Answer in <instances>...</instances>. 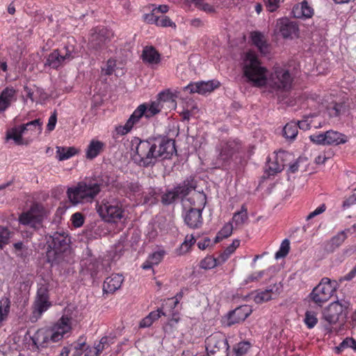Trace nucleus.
I'll use <instances>...</instances> for the list:
<instances>
[{
    "label": "nucleus",
    "mask_w": 356,
    "mask_h": 356,
    "mask_svg": "<svg viewBox=\"0 0 356 356\" xmlns=\"http://www.w3.org/2000/svg\"><path fill=\"white\" fill-rule=\"evenodd\" d=\"M243 72L248 82L254 86L261 87L268 84L273 91H288L293 78L289 70L276 66L267 79V70L261 65L257 56L252 52L245 54L243 62Z\"/></svg>",
    "instance_id": "nucleus-1"
},
{
    "label": "nucleus",
    "mask_w": 356,
    "mask_h": 356,
    "mask_svg": "<svg viewBox=\"0 0 356 356\" xmlns=\"http://www.w3.org/2000/svg\"><path fill=\"white\" fill-rule=\"evenodd\" d=\"M136 150L135 159L143 167L154 165L159 158L170 159L176 152L175 140L162 136L140 140Z\"/></svg>",
    "instance_id": "nucleus-2"
},
{
    "label": "nucleus",
    "mask_w": 356,
    "mask_h": 356,
    "mask_svg": "<svg viewBox=\"0 0 356 356\" xmlns=\"http://www.w3.org/2000/svg\"><path fill=\"white\" fill-rule=\"evenodd\" d=\"M71 321V317H69L67 314H63L49 331H37L31 337L35 350H38L40 347L47 346L49 342L55 343L60 341L64 335L72 329Z\"/></svg>",
    "instance_id": "nucleus-3"
},
{
    "label": "nucleus",
    "mask_w": 356,
    "mask_h": 356,
    "mask_svg": "<svg viewBox=\"0 0 356 356\" xmlns=\"http://www.w3.org/2000/svg\"><path fill=\"white\" fill-rule=\"evenodd\" d=\"M70 238L64 232H56L49 236L47 240L46 257L48 263L51 266L59 264L65 260V257L70 253Z\"/></svg>",
    "instance_id": "nucleus-4"
},
{
    "label": "nucleus",
    "mask_w": 356,
    "mask_h": 356,
    "mask_svg": "<svg viewBox=\"0 0 356 356\" xmlns=\"http://www.w3.org/2000/svg\"><path fill=\"white\" fill-rule=\"evenodd\" d=\"M99 193L89 178L79 181L76 186L69 188L67 191V197L73 205L91 203Z\"/></svg>",
    "instance_id": "nucleus-5"
},
{
    "label": "nucleus",
    "mask_w": 356,
    "mask_h": 356,
    "mask_svg": "<svg viewBox=\"0 0 356 356\" xmlns=\"http://www.w3.org/2000/svg\"><path fill=\"white\" fill-rule=\"evenodd\" d=\"M99 216L106 222H117L124 217L120 201L113 197L104 199L97 209Z\"/></svg>",
    "instance_id": "nucleus-6"
},
{
    "label": "nucleus",
    "mask_w": 356,
    "mask_h": 356,
    "mask_svg": "<svg viewBox=\"0 0 356 356\" xmlns=\"http://www.w3.org/2000/svg\"><path fill=\"white\" fill-rule=\"evenodd\" d=\"M196 186L193 179L184 181L172 189L166 190L161 195V202L164 205L172 204L177 199H183L188 195Z\"/></svg>",
    "instance_id": "nucleus-7"
},
{
    "label": "nucleus",
    "mask_w": 356,
    "mask_h": 356,
    "mask_svg": "<svg viewBox=\"0 0 356 356\" xmlns=\"http://www.w3.org/2000/svg\"><path fill=\"white\" fill-rule=\"evenodd\" d=\"M44 218L43 207L39 204H33L31 208L22 212L19 216L20 224L29 226L34 229H39Z\"/></svg>",
    "instance_id": "nucleus-8"
},
{
    "label": "nucleus",
    "mask_w": 356,
    "mask_h": 356,
    "mask_svg": "<svg viewBox=\"0 0 356 356\" xmlns=\"http://www.w3.org/2000/svg\"><path fill=\"white\" fill-rule=\"evenodd\" d=\"M334 292V286L332 285L330 279L323 277L312 290L310 298L315 303L321 306L332 297Z\"/></svg>",
    "instance_id": "nucleus-9"
},
{
    "label": "nucleus",
    "mask_w": 356,
    "mask_h": 356,
    "mask_svg": "<svg viewBox=\"0 0 356 356\" xmlns=\"http://www.w3.org/2000/svg\"><path fill=\"white\" fill-rule=\"evenodd\" d=\"M196 198L201 201L202 207L191 208L186 211L184 218L187 226L192 229H197L202 225V209L206 204V196L204 193L196 194Z\"/></svg>",
    "instance_id": "nucleus-10"
},
{
    "label": "nucleus",
    "mask_w": 356,
    "mask_h": 356,
    "mask_svg": "<svg viewBox=\"0 0 356 356\" xmlns=\"http://www.w3.org/2000/svg\"><path fill=\"white\" fill-rule=\"evenodd\" d=\"M349 303L343 300L334 301L323 311V319L329 325L337 323L339 317L348 307Z\"/></svg>",
    "instance_id": "nucleus-11"
},
{
    "label": "nucleus",
    "mask_w": 356,
    "mask_h": 356,
    "mask_svg": "<svg viewBox=\"0 0 356 356\" xmlns=\"http://www.w3.org/2000/svg\"><path fill=\"white\" fill-rule=\"evenodd\" d=\"M206 349L208 353L214 355L220 352L227 353L229 345L225 336L221 332H216L206 339Z\"/></svg>",
    "instance_id": "nucleus-12"
},
{
    "label": "nucleus",
    "mask_w": 356,
    "mask_h": 356,
    "mask_svg": "<svg viewBox=\"0 0 356 356\" xmlns=\"http://www.w3.org/2000/svg\"><path fill=\"white\" fill-rule=\"evenodd\" d=\"M110 35L111 33L106 29H95L90 38L88 42L89 49L97 53L104 49L110 40Z\"/></svg>",
    "instance_id": "nucleus-13"
},
{
    "label": "nucleus",
    "mask_w": 356,
    "mask_h": 356,
    "mask_svg": "<svg viewBox=\"0 0 356 356\" xmlns=\"http://www.w3.org/2000/svg\"><path fill=\"white\" fill-rule=\"evenodd\" d=\"M238 145L236 141H229L224 143L220 149L216 161L218 167H225L232 159L233 155L238 150Z\"/></svg>",
    "instance_id": "nucleus-14"
},
{
    "label": "nucleus",
    "mask_w": 356,
    "mask_h": 356,
    "mask_svg": "<svg viewBox=\"0 0 356 356\" xmlns=\"http://www.w3.org/2000/svg\"><path fill=\"white\" fill-rule=\"evenodd\" d=\"M275 31L280 33L284 38H292L297 35L298 26L296 22L288 18H281L277 20Z\"/></svg>",
    "instance_id": "nucleus-15"
},
{
    "label": "nucleus",
    "mask_w": 356,
    "mask_h": 356,
    "mask_svg": "<svg viewBox=\"0 0 356 356\" xmlns=\"http://www.w3.org/2000/svg\"><path fill=\"white\" fill-rule=\"evenodd\" d=\"M144 111V106H139L131 115L124 125H119L115 128L117 134L120 136L128 134L131 130L134 125L138 122L139 120L143 117Z\"/></svg>",
    "instance_id": "nucleus-16"
},
{
    "label": "nucleus",
    "mask_w": 356,
    "mask_h": 356,
    "mask_svg": "<svg viewBox=\"0 0 356 356\" xmlns=\"http://www.w3.org/2000/svg\"><path fill=\"white\" fill-rule=\"evenodd\" d=\"M252 313L251 308L248 305H241L229 312L227 316V325L240 323L244 321Z\"/></svg>",
    "instance_id": "nucleus-17"
},
{
    "label": "nucleus",
    "mask_w": 356,
    "mask_h": 356,
    "mask_svg": "<svg viewBox=\"0 0 356 356\" xmlns=\"http://www.w3.org/2000/svg\"><path fill=\"white\" fill-rule=\"evenodd\" d=\"M219 83L213 81H200L195 83H190L184 88L185 90H189L191 93L197 92L199 94H206L213 91L218 86Z\"/></svg>",
    "instance_id": "nucleus-18"
},
{
    "label": "nucleus",
    "mask_w": 356,
    "mask_h": 356,
    "mask_svg": "<svg viewBox=\"0 0 356 356\" xmlns=\"http://www.w3.org/2000/svg\"><path fill=\"white\" fill-rule=\"evenodd\" d=\"M123 277L120 274H113L108 277L103 284V291L106 293H113L118 290L123 282Z\"/></svg>",
    "instance_id": "nucleus-19"
},
{
    "label": "nucleus",
    "mask_w": 356,
    "mask_h": 356,
    "mask_svg": "<svg viewBox=\"0 0 356 356\" xmlns=\"http://www.w3.org/2000/svg\"><path fill=\"white\" fill-rule=\"evenodd\" d=\"M282 285L280 283L275 284L273 286H270L264 291L259 292L254 298L256 303H262L273 298V296H277L281 291Z\"/></svg>",
    "instance_id": "nucleus-20"
},
{
    "label": "nucleus",
    "mask_w": 356,
    "mask_h": 356,
    "mask_svg": "<svg viewBox=\"0 0 356 356\" xmlns=\"http://www.w3.org/2000/svg\"><path fill=\"white\" fill-rule=\"evenodd\" d=\"M58 50L66 63L79 56V50L74 39L69 40L67 44Z\"/></svg>",
    "instance_id": "nucleus-21"
},
{
    "label": "nucleus",
    "mask_w": 356,
    "mask_h": 356,
    "mask_svg": "<svg viewBox=\"0 0 356 356\" xmlns=\"http://www.w3.org/2000/svg\"><path fill=\"white\" fill-rule=\"evenodd\" d=\"M16 100V91L13 88L7 87L0 94V113L8 108L11 103Z\"/></svg>",
    "instance_id": "nucleus-22"
},
{
    "label": "nucleus",
    "mask_w": 356,
    "mask_h": 356,
    "mask_svg": "<svg viewBox=\"0 0 356 356\" xmlns=\"http://www.w3.org/2000/svg\"><path fill=\"white\" fill-rule=\"evenodd\" d=\"M98 192L100 193L103 188L110 186L114 182V179L107 173H101L97 176L89 178Z\"/></svg>",
    "instance_id": "nucleus-23"
},
{
    "label": "nucleus",
    "mask_w": 356,
    "mask_h": 356,
    "mask_svg": "<svg viewBox=\"0 0 356 356\" xmlns=\"http://www.w3.org/2000/svg\"><path fill=\"white\" fill-rule=\"evenodd\" d=\"M292 13L296 18H310L314 15V9L306 0H304L300 6L296 5L293 8Z\"/></svg>",
    "instance_id": "nucleus-24"
},
{
    "label": "nucleus",
    "mask_w": 356,
    "mask_h": 356,
    "mask_svg": "<svg viewBox=\"0 0 356 356\" xmlns=\"http://www.w3.org/2000/svg\"><path fill=\"white\" fill-rule=\"evenodd\" d=\"M50 306L51 302L49 299H35L31 321L32 322L36 321Z\"/></svg>",
    "instance_id": "nucleus-25"
},
{
    "label": "nucleus",
    "mask_w": 356,
    "mask_h": 356,
    "mask_svg": "<svg viewBox=\"0 0 356 356\" xmlns=\"http://www.w3.org/2000/svg\"><path fill=\"white\" fill-rule=\"evenodd\" d=\"M35 124H38V121H31L26 124H22L19 127L13 129L12 131L7 134V139H13L16 144L22 145V134L25 133L28 126Z\"/></svg>",
    "instance_id": "nucleus-26"
},
{
    "label": "nucleus",
    "mask_w": 356,
    "mask_h": 356,
    "mask_svg": "<svg viewBox=\"0 0 356 356\" xmlns=\"http://www.w3.org/2000/svg\"><path fill=\"white\" fill-rule=\"evenodd\" d=\"M105 145L103 142L97 140H92L86 149V158L92 160L103 152Z\"/></svg>",
    "instance_id": "nucleus-27"
},
{
    "label": "nucleus",
    "mask_w": 356,
    "mask_h": 356,
    "mask_svg": "<svg viewBox=\"0 0 356 356\" xmlns=\"http://www.w3.org/2000/svg\"><path fill=\"white\" fill-rule=\"evenodd\" d=\"M143 60L148 64L154 65L160 62V54L153 47H145L142 54Z\"/></svg>",
    "instance_id": "nucleus-28"
},
{
    "label": "nucleus",
    "mask_w": 356,
    "mask_h": 356,
    "mask_svg": "<svg viewBox=\"0 0 356 356\" xmlns=\"http://www.w3.org/2000/svg\"><path fill=\"white\" fill-rule=\"evenodd\" d=\"M325 145H337L339 144H343L346 143L347 139L346 136L343 134L339 133L337 131H334L332 130L327 131L325 132Z\"/></svg>",
    "instance_id": "nucleus-29"
},
{
    "label": "nucleus",
    "mask_w": 356,
    "mask_h": 356,
    "mask_svg": "<svg viewBox=\"0 0 356 356\" xmlns=\"http://www.w3.org/2000/svg\"><path fill=\"white\" fill-rule=\"evenodd\" d=\"M252 41L258 48L259 51L266 54L268 51V45L265 40L264 35L260 32L254 31L251 33Z\"/></svg>",
    "instance_id": "nucleus-30"
},
{
    "label": "nucleus",
    "mask_w": 356,
    "mask_h": 356,
    "mask_svg": "<svg viewBox=\"0 0 356 356\" xmlns=\"http://www.w3.org/2000/svg\"><path fill=\"white\" fill-rule=\"evenodd\" d=\"M65 64H66V63L58 49L51 52L48 56L45 63V65H48L54 69H56Z\"/></svg>",
    "instance_id": "nucleus-31"
},
{
    "label": "nucleus",
    "mask_w": 356,
    "mask_h": 356,
    "mask_svg": "<svg viewBox=\"0 0 356 356\" xmlns=\"http://www.w3.org/2000/svg\"><path fill=\"white\" fill-rule=\"evenodd\" d=\"M248 220V209L245 205H242L241 210L234 213L232 217V222L236 227H241Z\"/></svg>",
    "instance_id": "nucleus-32"
},
{
    "label": "nucleus",
    "mask_w": 356,
    "mask_h": 356,
    "mask_svg": "<svg viewBox=\"0 0 356 356\" xmlns=\"http://www.w3.org/2000/svg\"><path fill=\"white\" fill-rule=\"evenodd\" d=\"M267 171L269 175H273L277 172H281L284 169L282 159L280 160L279 156L276 155L274 160L269 159L267 163Z\"/></svg>",
    "instance_id": "nucleus-33"
},
{
    "label": "nucleus",
    "mask_w": 356,
    "mask_h": 356,
    "mask_svg": "<svg viewBox=\"0 0 356 356\" xmlns=\"http://www.w3.org/2000/svg\"><path fill=\"white\" fill-rule=\"evenodd\" d=\"M350 232V229H347L346 230L340 232L336 236H333L328 243V245L330 246L329 250L330 251H333L336 248H339L346 238V233Z\"/></svg>",
    "instance_id": "nucleus-34"
},
{
    "label": "nucleus",
    "mask_w": 356,
    "mask_h": 356,
    "mask_svg": "<svg viewBox=\"0 0 356 356\" xmlns=\"http://www.w3.org/2000/svg\"><path fill=\"white\" fill-rule=\"evenodd\" d=\"M77 153V150L74 147H56V156L59 161L67 160Z\"/></svg>",
    "instance_id": "nucleus-35"
},
{
    "label": "nucleus",
    "mask_w": 356,
    "mask_h": 356,
    "mask_svg": "<svg viewBox=\"0 0 356 356\" xmlns=\"http://www.w3.org/2000/svg\"><path fill=\"white\" fill-rule=\"evenodd\" d=\"M157 101L161 102V105H166L168 108H175L176 103L173 99L172 94L169 91L161 92L159 94Z\"/></svg>",
    "instance_id": "nucleus-36"
},
{
    "label": "nucleus",
    "mask_w": 356,
    "mask_h": 356,
    "mask_svg": "<svg viewBox=\"0 0 356 356\" xmlns=\"http://www.w3.org/2000/svg\"><path fill=\"white\" fill-rule=\"evenodd\" d=\"M140 106H143L145 108V111L143 113V116H145L147 118H151L154 115L159 113L162 108H163V105H161V102L158 101L152 102L149 107H147L145 104H140Z\"/></svg>",
    "instance_id": "nucleus-37"
},
{
    "label": "nucleus",
    "mask_w": 356,
    "mask_h": 356,
    "mask_svg": "<svg viewBox=\"0 0 356 356\" xmlns=\"http://www.w3.org/2000/svg\"><path fill=\"white\" fill-rule=\"evenodd\" d=\"M283 136L289 140H293L296 138L298 130L297 129V124L296 122H290L287 123L283 128Z\"/></svg>",
    "instance_id": "nucleus-38"
},
{
    "label": "nucleus",
    "mask_w": 356,
    "mask_h": 356,
    "mask_svg": "<svg viewBox=\"0 0 356 356\" xmlns=\"http://www.w3.org/2000/svg\"><path fill=\"white\" fill-rule=\"evenodd\" d=\"M10 307V302L8 298H3L0 300V327L8 316Z\"/></svg>",
    "instance_id": "nucleus-39"
},
{
    "label": "nucleus",
    "mask_w": 356,
    "mask_h": 356,
    "mask_svg": "<svg viewBox=\"0 0 356 356\" xmlns=\"http://www.w3.org/2000/svg\"><path fill=\"white\" fill-rule=\"evenodd\" d=\"M223 262L221 261L220 255L218 258L207 257L201 261V267L204 269H211Z\"/></svg>",
    "instance_id": "nucleus-40"
},
{
    "label": "nucleus",
    "mask_w": 356,
    "mask_h": 356,
    "mask_svg": "<svg viewBox=\"0 0 356 356\" xmlns=\"http://www.w3.org/2000/svg\"><path fill=\"white\" fill-rule=\"evenodd\" d=\"M348 348L356 350V341L353 338L347 337L343 339V341L336 347V350L337 353H339Z\"/></svg>",
    "instance_id": "nucleus-41"
},
{
    "label": "nucleus",
    "mask_w": 356,
    "mask_h": 356,
    "mask_svg": "<svg viewBox=\"0 0 356 356\" xmlns=\"http://www.w3.org/2000/svg\"><path fill=\"white\" fill-rule=\"evenodd\" d=\"M240 245V241L235 239L232 241V243L228 246L223 253L220 254L221 261H225L228 257L232 254L234 250L238 248Z\"/></svg>",
    "instance_id": "nucleus-42"
},
{
    "label": "nucleus",
    "mask_w": 356,
    "mask_h": 356,
    "mask_svg": "<svg viewBox=\"0 0 356 356\" xmlns=\"http://www.w3.org/2000/svg\"><path fill=\"white\" fill-rule=\"evenodd\" d=\"M290 249V242L288 239H284L280 245L279 250L275 253V259H280L285 257L289 251Z\"/></svg>",
    "instance_id": "nucleus-43"
},
{
    "label": "nucleus",
    "mask_w": 356,
    "mask_h": 356,
    "mask_svg": "<svg viewBox=\"0 0 356 356\" xmlns=\"http://www.w3.org/2000/svg\"><path fill=\"white\" fill-rule=\"evenodd\" d=\"M195 4V7L204 11L207 13H213L215 12V8L209 3H205L204 0H191Z\"/></svg>",
    "instance_id": "nucleus-44"
},
{
    "label": "nucleus",
    "mask_w": 356,
    "mask_h": 356,
    "mask_svg": "<svg viewBox=\"0 0 356 356\" xmlns=\"http://www.w3.org/2000/svg\"><path fill=\"white\" fill-rule=\"evenodd\" d=\"M306 325L308 328H313L318 323V318L314 312L307 311L305 313V317L304 320Z\"/></svg>",
    "instance_id": "nucleus-45"
},
{
    "label": "nucleus",
    "mask_w": 356,
    "mask_h": 356,
    "mask_svg": "<svg viewBox=\"0 0 356 356\" xmlns=\"http://www.w3.org/2000/svg\"><path fill=\"white\" fill-rule=\"evenodd\" d=\"M343 108V104L340 103H332L327 106V112L330 117H338Z\"/></svg>",
    "instance_id": "nucleus-46"
},
{
    "label": "nucleus",
    "mask_w": 356,
    "mask_h": 356,
    "mask_svg": "<svg viewBox=\"0 0 356 356\" xmlns=\"http://www.w3.org/2000/svg\"><path fill=\"white\" fill-rule=\"evenodd\" d=\"M250 348V343L248 341H242L238 343L236 346L234 348L236 356H243L248 353Z\"/></svg>",
    "instance_id": "nucleus-47"
},
{
    "label": "nucleus",
    "mask_w": 356,
    "mask_h": 356,
    "mask_svg": "<svg viewBox=\"0 0 356 356\" xmlns=\"http://www.w3.org/2000/svg\"><path fill=\"white\" fill-rule=\"evenodd\" d=\"M313 118V115L309 116L305 115L303 117V119L302 120H299L296 122L297 124V129H300L302 130H308L311 128V124L312 122V118Z\"/></svg>",
    "instance_id": "nucleus-48"
},
{
    "label": "nucleus",
    "mask_w": 356,
    "mask_h": 356,
    "mask_svg": "<svg viewBox=\"0 0 356 356\" xmlns=\"http://www.w3.org/2000/svg\"><path fill=\"white\" fill-rule=\"evenodd\" d=\"M10 238L9 230L3 226L0 225V248H2L3 245L8 243Z\"/></svg>",
    "instance_id": "nucleus-49"
},
{
    "label": "nucleus",
    "mask_w": 356,
    "mask_h": 356,
    "mask_svg": "<svg viewBox=\"0 0 356 356\" xmlns=\"http://www.w3.org/2000/svg\"><path fill=\"white\" fill-rule=\"evenodd\" d=\"M156 26L161 27H176L175 24L168 16L158 17Z\"/></svg>",
    "instance_id": "nucleus-50"
},
{
    "label": "nucleus",
    "mask_w": 356,
    "mask_h": 356,
    "mask_svg": "<svg viewBox=\"0 0 356 356\" xmlns=\"http://www.w3.org/2000/svg\"><path fill=\"white\" fill-rule=\"evenodd\" d=\"M195 242V238L193 235H187L184 241L182 243L181 245V250L183 253H185L188 251L190 248L194 243Z\"/></svg>",
    "instance_id": "nucleus-51"
},
{
    "label": "nucleus",
    "mask_w": 356,
    "mask_h": 356,
    "mask_svg": "<svg viewBox=\"0 0 356 356\" xmlns=\"http://www.w3.org/2000/svg\"><path fill=\"white\" fill-rule=\"evenodd\" d=\"M164 254L163 251H158L152 253L148 257V262L152 263L154 265L158 264L163 259Z\"/></svg>",
    "instance_id": "nucleus-52"
},
{
    "label": "nucleus",
    "mask_w": 356,
    "mask_h": 356,
    "mask_svg": "<svg viewBox=\"0 0 356 356\" xmlns=\"http://www.w3.org/2000/svg\"><path fill=\"white\" fill-rule=\"evenodd\" d=\"M72 222L75 227H80L84 222V217L82 213L76 212L72 216Z\"/></svg>",
    "instance_id": "nucleus-53"
},
{
    "label": "nucleus",
    "mask_w": 356,
    "mask_h": 356,
    "mask_svg": "<svg viewBox=\"0 0 356 356\" xmlns=\"http://www.w3.org/2000/svg\"><path fill=\"white\" fill-rule=\"evenodd\" d=\"M108 346V339L106 337H104L101 339L98 344L92 348L95 349V351H97V354L99 355Z\"/></svg>",
    "instance_id": "nucleus-54"
},
{
    "label": "nucleus",
    "mask_w": 356,
    "mask_h": 356,
    "mask_svg": "<svg viewBox=\"0 0 356 356\" xmlns=\"http://www.w3.org/2000/svg\"><path fill=\"white\" fill-rule=\"evenodd\" d=\"M234 227L232 222L225 224L223 227L219 231V234L224 238L229 236L233 231Z\"/></svg>",
    "instance_id": "nucleus-55"
},
{
    "label": "nucleus",
    "mask_w": 356,
    "mask_h": 356,
    "mask_svg": "<svg viewBox=\"0 0 356 356\" xmlns=\"http://www.w3.org/2000/svg\"><path fill=\"white\" fill-rule=\"evenodd\" d=\"M309 138L315 144L325 145V133L312 135Z\"/></svg>",
    "instance_id": "nucleus-56"
},
{
    "label": "nucleus",
    "mask_w": 356,
    "mask_h": 356,
    "mask_svg": "<svg viewBox=\"0 0 356 356\" xmlns=\"http://www.w3.org/2000/svg\"><path fill=\"white\" fill-rule=\"evenodd\" d=\"M48 291L47 286L42 285L38 289L36 299H49Z\"/></svg>",
    "instance_id": "nucleus-57"
},
{
    "label": "nucleus",
    "mask_w": 356,
    "mask_h": 356,
    "mask_svg": "<svg viewBox=\"0 0 356 356\" xmlns=\"http://www.w3.org/2000/svg\"><path fill=\"white\" fill-rule=\"evenodd\" d=\"M57 122V113L54 111L49 118L47 129L49 131H51L55 129Z\"/></svg>",
    "instance_id": "nucleus-58"
},
{
    "label": "nucleus",
    "mask_w": 356,
    "mask_h": 356,
    "mask_svg": "<svg viewBox=\"0 0 356 356\" xmlns=\"http://www.w3.org/2000/svg\"><path fill=\"white\" fill-rule=\"evenodd\" d=\"M158 17L155 12L152 10V13L144 15L143 19L148 24H155L156 25Z\"/></svg>",
    "instance_id": "nucleus-59"
},
{
    "label": "nucleus",
    "mask_w": 356,
    "mask_h": 356,
    "mask_svg": "<svg viewBox=\"0 0 356 356\" xmlns=\"http://www.w3.org/2000/svg\"><path fill=\"white\" fill-rule=\"evenodd\" d=\"M268 10L270 12L275 11L280 4V0H264Z\"/></svg>",
    "instance_id": "nucleus-60"
},
{
    "label": "nucleus",
    "mask_w": 356,
    "mask_h": 356,
    "mask_svg": "<svg viewBox=\"0 0 356 356\" xmlns=\"http://www.w3.org/2000/svg\"><path fill=\"white\" fill-rule=\"evenodd\" d=\"M127 188L133 194L140 192L141 186L138 182H130L127 184Z\"/></svg>",
    "instance_id": "nucleus-61"
},
{
    "label": "nucleus",
    "mask_w": 356,
    "mask_h": 356,
    "mask_svg": "<svg viewBox=\"0 0 356 356\" xmlns=\"http://www.w3.org/2000/svg\"><path fill=\"white\" fill-rule=\"evenodd\" d=\"M115 65V63L114 60L109 59L107 61L106 67L103 69L106 75H111L114 71V67Z\"/></svg>",
    "instance_id": "nucleus-62"
},
{
    "label": "nucleus",
    "mask_w": 356,
    "mask_h": 356,
    "mask_svg": "<svg viewBox=\"0 0 356 356\" xmlns=\"http://www.w3.org/2000/svg\"><path fill=\"white\" fill-rule=\"evenodd\" d=\"M161 315H165L161 309L150 312L147 316L152 320V322L157 320Z\"/></svg>",
    "instance_id": "nucleus-63"
},
{
    "label": "nucleus",
    "mask_w": 356,
    "mask_h": 356,
    "mask_svg": "<svg viewBox=\"0 0 356 356\" xmlns=\"http://www.w3.org/2000/svg\"><path fill=\"white\" fill-rule=\"evenodd\" d=\"M264 272L263 270L252 273L248 277L247 282H254L259 280L264 275Z\"/></svg>",
    "instance_id": "nucleus-64"
}]
</instances>
